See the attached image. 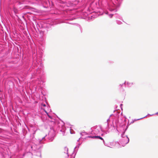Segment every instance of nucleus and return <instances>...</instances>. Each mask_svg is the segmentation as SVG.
I'll return each mask as SVG.
<instances>
[{"label": "nucleus", "instance_id": "dca6fc26", "mask_svg": "<svg viewBox=\"0 0 158 158\" xmlns=\"http://www.w3.org/2000/svg\"><path fill=\"white\" fill-rule=\"evenodd\" d=\"M79 145H77L74 148V151L77 152L78 150V149L79 148Z\"/></svg>", "mask_w": 158, "mask_h": 158}, {"label": "nucleus", "instance_id": "423d86ee", "mask_svg": "<svg viewBox=\"0 0 158 158\" xmlns=\"http://www.w3.org/2000/svg\"><path fill=\"white\" fill-rule=\"evenodd\" d=\"M55 132L53 130H51L48 134V138L50 141H52L54 139Z\"/></svg>", "mask_w": 158, "mask_h": 158}, {"label": "nucleus", "instance_id": "b1692460", "mask_svg": "<svg viewBox=\"0 0 158 158\" xmlns=\"http://www.w3.org/2000/svg\"><path fill=\"white\" fill-rule=\"evenodd\" d=\"M79 27H80V29L81 30V27L80 26V25H79Z\"/></svg>", "mask_w": 158, "mask_h": 158}, {"label": "nucleus", "instance_id": "20e7f679", "mask_svg": "<svg viewBox=\"0 0 158 158\" xmlns=\"http://www.w3.org/2000/svg\"><path fill=\"white\" fill-rule=\"evenodd\" d=\"M31 147L32 149L34 150V151H36V155L38 156H41V150L40 148L41 147V146L37 145L34 143V145H32Z\"/></svg>", "mask_w": 158, "mask_h": 158}, {"label": "nucleus", "instance_id": "f8f14e48", "mask_svg": "<svg viewBox=\"0 0 158 158\" xmlns=\"http://www.w3.org/2000/svg\"><path fill=\"white\" fill-rule=\"evenodd\" d=\"M126 82V86H127L129 87H131L134 84L132 82H130L128 81H125Z\"/></svg>", "mask_w": 158, "mask_h": 158}, {"label": "nucleus", "instance_id": "6ab92c4d", "mask_svg": "<svg viewBox=\"0 0 158 158\" xmlns=\"http://www.w3.org/2000/svg\"><path fill=\"white\" fill-rule=\"evenodd\" d=\"M44 110V111L46 113V114H47V115L50 118H51V117L48 114V113L47 112V111L45 110Z\"/></svg>", "mask_w": 158, "mask_h": 158}, {"label": "nucleus", "instance_id": "5701e85b", "mask_svg": "<svg viewBox=\"0 0 158 158\" xmlns=\"http://www.w3.org/2000/svg\"><path fill=\"white\" fill-rule=\"evenodd\" d=\"M42 106H46V105L45 104H42Z\"/></svg>", "mask_w": 158, "mask_h": 158}, {"label": "nucleus", "instance_id": "393cba45", "mask_svg": "<svg viewBox=\"0 0 158 158\" xmlns=\"http://www.w3.org/2000/svg\"><path fill=\"white\" fill-rule=\"evenodd\" d=\"M81 143H79L78 144V145H79V146H80V145L81 144Z\"/></svg>", "mask_w": 158, "mask_h": 158}, {"label": "nucleus", "instance_id": "7ed1b4c3", "mask_svg": "<svg viewBox=\"0 0 158 158\" xmlns=\"http://www.w3.org/2000/svg\"><path fill=\"white\" fill-rule=\"evenodd\" d=\"M125 132L122 133L121 135V139L120 141V143L123 146H124L129 141V138L127 136L124 135Z\"/></svg>", "mask_w": 158, "mask_h": 158}, {"label": "nucleus", "instance_id": "1a4fd4ad", "mask_svg": "<svg viewBox=\"0 0 158 158\" xmlns=\"http://www.w3.org/2000/svg\"><path fill=\"white\" fill-rule=\"evenodd\" d=\"M88 137L91 138H96V139H101L102 140H103V143H104V144L105 143H104V141L102 137H100L99 136L95 135V136H88Z\"/></svg>", "mask_w": 158, "mask_h": 158}, {"label": "nucleus", "instance_id": "cd10ccee", "mask_svg": "<svg viewBox=\"0 0 158 158\" xmlns=\"http://www.w3.org/2000/svg\"><path fill=\"white\" fill-rule=\"evenodd\" d=\"M80 138H79L77 142H78L79 141V140L80 139Z\"/></svg>", "mask_w": 158, "mask_h": 158}, {"label": "nucleus", "instance_id": "2eb2a0df", "mask_svg": "<svg viewBox=\"0 0 158 158\" xmlns=\"http://www.w3.org/2000/svg\"><path fill=\"white\" fill-rule=\"evenodd\" d=\"M110 121V118H109L107 120V128H106V130H108V128L109 127V122Z\"/></svg>", "mask_w": 158, "mask_h": 158}, {"label": "nucleus", "instance_id": "2f4dec72", "mask_svg": "<svg viewBox=\"0 0 158 158\" xmlns=\"http://www.w3.org/2000/svg\"><path fill=\"white\" fill-rule=\"evenodd\" d=\"M72 158H74V157H72Z\"/></svg>", "mask_w": 158, "mask_h": 158}, {"label": "nucleus", "instance_id": "0eeeda50", "mask_svg": "<svg viewBox=\"0 0 158 158\" xmlns=\"http://www.w3.org/2000/svg\"><path fill=\"white\" fill-rule=\"evenodd\" d=\"M47 33V32L45 33L44 31H41L40 32V34L41 36L40 40L42 41L44 40L45 39V36Z\"/></svg>", "mask_w": 158, "mask_h": 158}, {"label": "nucleus", "instance_id": "6e6552de", "mask_svg": "<svg viewBox=\"0 0 158 158\" xmlns=\"http://www.w3.org/2000/svg\"><path fill=\"white\" fill-rule=\"evenodd\" d=\"M47 136L46 135L44 137H43L41 139H39L37 141L39 144H41L44 143V142L45 140V137Z\"/></svg>", "mask_w": 158, "mask_h": 158}, {"label": "nucleus", "instance_id": "7c9ffc66", "mask_svg": "<svg viewBox=\"0 0 158 158\" xmlns=\"http://www.w3.org/2000/svg\"><path fill=\"white\" fill-rule=\"evenodd\" d=\"M153 115V114L150 115H151V116H152V115Z\"/></svg>", "mask_w": 158, "mask_h": 158}, {"label": "nucleus", "instance_id": "c85d7f7f", "mask_svg": "<svg viewBox=\"0 0 158 158\" xmlns=\"http://www.w3.org/2000/svg\"><path fill=\"white\" fill-rule=\"evenodd\" d=\"M80 138H79L77 142H78L79 141V140L80 139Z\"/></svg>", "mask_w": 158, "mask_h": 158}, {"label": "nucleus", "instance_id": "a878e982", "mask_svg": "<svg viewBox=\"0 0 158 158\" xmlns=\"http://www.w3.org/2000/svg\"><path fill=\"white\" fill-rule=\"evenodd\" d=\"M120 105V107H121V109H122V104H121Z\"/></svg>", "mask_w": 158, "mask_h": 158}, {"label": "nucleus", "instance_id": "412c9836", "mask_svg": "<svg viewBox=\"0 0 158 158\" xmlns=\"http://www.w3.org/2000/svg\"><path fill=\"white\" fill-rule=\"evenodd\" d=\"M69 131H70V133L71 134H73L74 133L72 132V129L70 128H69Z\"/></svg>", "mask_w": 158, "mask_h": 158}, {"label": "nucleus", "instance_id": "9b49d317", "mask_svg": "<svg viewBox=\"0 0 158 158\" xmlns=\"http://www.w3.org/2000/svg\"><path fill=\"white\" fill-rule=\"evenodd\" d=\"M116 143L115 142H112L110 143V146L108 145L107 144H106L104 143V144L108 147H110V148H113L115 144Z\"/></svg>", "mask_w": 158, "mask_h": 158}, {"label": "nucleus", "instance_id": "9d476101", "mask_svg": "<svg viewBox=\"0 0 158 158\" xmlns=\"http://www.w3.org/2000/svg\"><path fill=\"white\" fill-rule=\"evenodd\" d=\"M66 128L64 126H62L61 129H60V131L62 132V134L63 135H64V133L65 132Z\"/></svg>", "mask_w": 158, "mask_h": 158}, {"label": "nucleus", "instance_id": "f3484780", "mask_svg": "<svg viewBox=\"0 0 158 158\" xmlns=\"http://www.w3.org/2000/svg\"><path fill=\"white\" fill-rule=\"evenodd\" d=\"M116 22H117V23L118 24H119V25H120L122 23V22L121 21H119V20H117Z\"/></svg>", "mask_w": 158, "mask_h": 158}, {"label": "nucleus", "instance_id": "bb28decb", "mask_svg": "<svg viewBox=\"0 0 158 158\" xmlns=\"http://www.w3.org/2000/svg\"><path fill=\"white\" fill-rule=\"evenodd\" d=\"M155 114H156V115H158V112H157L156 113H155Z\"/></svg>", "mask_w": 158, "mask_h": 158}, {"label": "nucleus", "instance_id": "4468645a", "mask_svg": "<svg viewBox=\"0 0 158 158\" xmlns=\"http://www.w3.org/2000/svg\"><path fill=\"white\" fill-rule=\"evenodd\" d=\"M68 148L67 147H65L64 148V153L68 155V156H69L68 155Z\"/></svg>", "mask_w": 158, "mask_h": 158}, {"label": "nucleus", "instance_id": "4be33fe9", "mask_svg": "<svg viewBox=\"0 0 158 158\" xmlns=\"http://www.w3.org/2000/svg\"><path fill=\"white\" fill-rule=\"evenodd\" d=\"M113 15L112 14H111L109 15V17H110V18H112V16H113Z\"/></svg>", "mask_w": 158, "mask_h": 158}, {"label": "nucleus", "instance_id": "a211bd4d", "mask_svg": "<svg viewBox=\"0 0 158 158\" xmlns=\"http://www.w3.org/2000/svg\"><path fill=\"white\" fill-rule=\"evenodd\" d=\"M80 134L81 135H86L87 134L86 133V132H82V133H80Z\"/></svg>", "mask_w": 158, "mask_h": 158}, {"label": "nucleus", "instance_id": "f257e3e1", "mask_svg": "<svg viewBox=\"0 0 158 158\" xmlns=\"http://www.w3.org/2000/svg\"><path fill=\"white\" fill-rule=\"evenodd\" d=\"M92 131L91 134L95 135H102L103 133L107 134L109 133L108 130H104L102 128L101 126H96L91 128Z\"/></svg>", "mask_w": 158, "mask_h": 158}, {"label": "nucleus", "instance_id": "f03ea898", "mask_svg": "<svg viewBox=\"0 0 158 158\" xmlns=\"http://www.w3.org/2000/svg\"><path fill=\"white\" fill-rule=\"evenodd\" d=\"M121 4V2L117 0L114 3H113L111 5L109 6V9L111 11H114L116 12L118 8L119 7Z\"/></svg>", "mask_w": 158, "mask_h": 158}, {"label": "nucleus", "instance_id": "ddd939ff", "mask_svg": "<svg viewBox=\"0 0 158 158\" xmlns=\"http://www.w3.org/2000/svg\"><path fill=\"white\" fill-rule=\"evenodd\" d=\"M124 85L125 87H126V82L125 81L124 83H122V84H120L119 86L118 87L120 89H123V86Z\"/></svg>", "mask_w": 158, "mask_h": 158}, {"label": "nucleus", "instance_id": "aec40b11", "mask_svg": "<svg viewBox=\"0 0 158 158\" xmlns=\"http://www.w3.org/2000/svg\"><path fill=\"white\" fill-rule=\"evenodd\" d=\"M147 116H145V117H143V118H140L138 119H135V121H137V120H140V119H143V118H145V117H147Z\"/></svg>", "mask_w": 158, "mask_h": 158}, {"label": "nucleus", "instance_id": "c756f323", "mask_svg": "<svg viewBox=\"0 0 158 158\" xmlns=\"http://www.w3.org/2000/svg\"><path fill=\"white\" fill-rule=\"evenodd\" d=\"M113 128L114 129V128H115V126H113Z\"/></svg>", "mask_w": 158, "mask_h": 158}, {"label": "nucleus", "instance_id": "39448f33", "mask_svg": "<svg viewBox=\"0 0 158 158\" xmlns=\"http://www.w3.org/2000/svg\"><path fill=\"white\" fill-rule=\"evenodd\" d=\"M43 65L41 63H40V66L39 67L38 69H37L36 71L35 72L34 76H36L38 77L39 76V75H40L41 74H42V75L43 73Z\"/></svg>", "mask_w": 158, "mask_h": 158}]
</instances>
